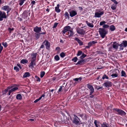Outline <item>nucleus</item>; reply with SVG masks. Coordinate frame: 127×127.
I'll use <instances>...</instances> for the list:
<instances>
[{"instance_id":"nucleus-2","label":"nucleus","mask_w":127,"mask_h":127,"mask_svg":"<svg viewBox=\"0 0 127 127\" xmlns=\"http://www.w3.org/2000/svg\"><path fill=\"white\" fill-rule=\"evenodd\" d=\"M119 46L120 47L119 48L120 50H123L124 47H126L127 46V41L126 40L123 41L121 44H119Z\"/></svg>"},{"instance_id":"nucleus-51","label":"nucleus","mask_w":127,"mask_h":127,"mask_svg":"<svg viewBox=\"0 0 127 127\" xmlns=\"http://www.w3.org/2000/svg\"><path fill=\"white\" fill-rule=\"evenodd\" d=\"M103 28H108L109 27V26L107 25H104L103 26Z\"/></svg>"},{"instance_id":"nucleus-12","label":"nucleus","mask_w":127,"mask_h":127,"mask_svg":"<svg viewBox=\"0 0 127 127\" xmlns=\"http://www.w3.org/2000/svg\"><path fill=\"white\" fill-rule=\"evenodd\" d=\"M41 27H39L37 26H36L33 29L34 31L36 33H39L41 32Z\"/></svg>"},{"instance_id":"nucleus-58","label":"nucleus","mask_w":127,"mask_h":127,"mask_svg":"<svg viewBox=\"0 0 127 127\" xmlns=\"http://www.w3.org/2000/svg\"><path fill=\"white\" fill-rule=\"evenodd\" d=\"M8 30L10 32H11V31H13V28L11 29L10 28H9Z\"/></svg>"},{"instance_id":"nucleus-47","label":"nucleus","mask_w":127,"mask_h":127,"mask_svg":"<svg viewBox=\"0 0 127 127\" xmlns=\"http://www.w3.org/2000/svg\"><path fill=\"white\" fill-rule=\"evenodd\" d=\"M106 22L104 21H102L100 23L99 25L100 26H102L103 24H105Z\"/></svg>"},{"instance_id":"nucleus-4","label":"nucleus","mask_w":127,"mask_h":127,"mask_svg":"<svg viewBox=\"0 0 127 127\" xmlns=\"http://www.w3.org/2000/svg\"><path fill=\"white\" fill-rule=\"evenodd\" d=\"M104 14L103 11H100V10H98V12H96L95 13V17L99 18L101 17V15Z\"/></svg>"},{"instance_id":"nucleus-9","label":"nucleus","mask_w":127,"mask_h":127,"mask_svg":"<svg viewBox=\"0 0 127 127\" xmlns=\"http://www.w3.org/2000/svg\"><path fill=\"white\" fill-rule=\"evenodd\" d=\"M71 28L69 26H66L64 27V30L62 31V32L63 33V35H64L66 32L67 31H69L70 30Z\"/></svg>"},{"instance_id":"nucleus-18","label":"nucleus","mask_w":127,"mask_h":127,"mask_svg":"<svg viewBox=\"0 0 127 127\" xmlns=\"http://www.w3.org/2000/svg\"><path fill=\"white\" fill-rule=\"evenodd\" d=\"M9 90L12 93L16 90V86H11L9 87Z\"/></svg>"},{"instance_id":"nucleus-15","label":"nucleus","mask_w":127,"mask_h":127,"mask_svg":"<svg viewBox=\"0 0 127 127\" xmlns=\"http://www.w3.org/2000/svg\"><path fill=\"white\" fill-rule=\"evenodd\" d=\"M2 9L3 10L7 11V13H8V12L9 11V6H8L6 5L3 6L2 7Z\"/></svg>"},{"instance_id":"nucleus-13","label":"nucleus","mask_w":127,"mask_h":127,"mask_svg":"<svg viewBox=\"0 0 127 127\" xmlns=\"http://www.w3.org/2000/svg\"><path fill=\"white\" fill-rule=\"evenodd\" d=\"M119 44L116 42H114L112 44V47L115 50H117L118 48Z\"/></svg>"},{"instance_id":"nucleus-42","label":"nucleus","mask_w":127,"mask_h":127,"mask_svg":"<svg viewBox=\"0 0 127 127\" xmlns=\"http://www.w3.org/2000/svg\"><path fill=\"white\" fill-rule=\"evenodd\" d=\"M26 0H21L19 3V4L20 6L22 5L24 3V1H25Z\"/></svg>"},{"instance_id":"nucleus-28","label":"nucleus","mask_w":127,"mask_h":127,"mask_svg":"<svg viewBox=\"0 0 127 127\" xmlns=\"http://www.w3.org/2000/svg\"><path fill=\"white\" fill-rule=\"evenodd\" d=\"M121 76L122 77H127V75L125 72L123 70H122L121 72Z\"/></svg>"},{"instance_id":"nucleus-25","label":"nucleus","mask_w":127,"mask_h":127,"mask_svg":"<svg viewBox=\"0 0 127 127\" xmlns=\"http://www.w3.org/2000/svg\"><path fill=\"white\" fill-rule=\"evenodd\" d=\"M86 23L87 25L89 27L91 28H92L94 27V25L93 24L88 22L87 21H86Z\"/></svg>"},{"instance_id":"nucleus-30","label":"nucleus","mask_w":127,"mask_h":127,"mask_svg":"<svg viewBox=\"0 0 127 127\" xmlns=\"http://www.w3.org/2000/svg\"><path fill=\"white\" fill-rule=\"evenodd\" d=\"M64 17L65 18V19H69V14L68 13L66 12L64 14Z\"/></svg>"},{"instance_id":"nucleus-29","label":"nucleus","mask_w":127,"mask_h":127,"mask_svg":"<svg viewBox=\"0 0 127 127\" xmlns=\"http://www.w3.org/2000/svg\"><path fill=\"white\" fill-rule=\"evenodd\" d=\"M117 4H113L111 5V8L113 10H115L117 6Z\"/></svg>"},{"instance_id":"nucleus-45","label":"nucleus","mask_w":127,"mask_h":127,"mask_svg":"<svg viewBox=\"0 0 127 127\" xmlns=\"http://www.w3.org/2000/svg\"><path fill=\"white\" fill-rule=\"evenodd\" d=\"M78 60V58L77 57H75L72 59V61L75 62H76Z\"/></svg>"},{"instance_id":"nucleus-46","label":"nucleus","mask_w":127,"mask_h":127,"mask_svg":"<svg viewBox=\"0 0 127 127\" xmlns=\"http://www.w3.org/2000/svg\"><path fill=\"white\" fill-rule=\"evenodd\" d=\"M35 77L36 79V80L38 82H40V78L37 75L35 76Z\"/></svg>"},{"instance_id":"nucleus-41","label":"nucleus","mask_w":127,"mask_h":127,"mask_svg":"<svg viewBox=\"0 0 127 127\" xmlns=\"http://www.w3.org/2000/svg\"><path fill=\"white\" fill-rule=\"evenodd\" d=\"M80 116L82 118H84L85 117L86 115L85 114H82L80 115Z\"/></svg>"},{"instance_id":"nucleus-32","label":"nucleus","mask_w":127,"mask_h":127,"mask_svg":"<svg viewBox=\"0 0 127 127\" xmlns=\"http://www.w3.org/2000/svg\"><path fill=\"white\" fill-rule=\"evenodd\" d=\"M94 123L96 127H98L99 126V122H98L96 120H95Z\"/></svg>"},{"instance_id":"nucleus-39","label":"nucleus","mask_w":127,"mask_h":127,"mask_svg":"<svg viewBox=\"0 0 127 127\" xmlns=\"http://www.w3.org/2000/svg\"><path fill=\"white\" fill-rule=\"evenodd\" d=\"M86 56V55L84 53H83L81 56L80 57V58L81 59H82L85 58Z\"/></svg>"},{"instance_id":"nucleus-56","label":"nucleus","mask_w":127,"mask_h":127,"mask_svg":"<svg viewBox=\"0 0 127 127\" xmlns=\"http://www.w3.org/2000/svg\"><path fill=\"white\" fill-rule=\"evenodd\" d=\"M64 87L63 86V87L61 86L60 87V88L58 90V92H60L61 91L62 89V87Z\"/></svg>"},{"instance_id":"nucleus-53","label":"nucleus","mask_w":127,"mask_h":127,"mask_svg":"<svg viewBox=\"0 0 127 127\" xmlns=\"http://www.w3.org/2000/svg\"><path fill=\"white\" fill-rule=\"evenodd\" d=\"M40 100V98H39L35 100L34 101V102L35 103H36L39 100Z\"/></svg>"},{"instance_id":"nucleus-14","label":"nucleus","mask_w":127,"mask_h":127,"mask_svg":"<svg viewBox=\"0 0 127 127\" xmlns=\"http://www.w3.org/2000/svg\"><path fill=\"white\" fill-rule=\"evenodd\" d=\"M35 61L32 60L29 66L31 68H34V65H35Z\"/></svg>"},{"instance_id":"nucleus-40","label":"nucleus","mask_w":127,"mask_h":127,"mask_svg":"<svg viewBox=\"0 0 127 127\" xmlns=\"http://www.w3.org/2000/svg\"><path fill=\"white\" fill-rule=\"evenodd\" d=\"M54 59L56 61H58L60 60V58L58 55H56L54 57Z\"/></svg>"},{"instance_id":"nucleus-17","label":"nucleus","mask_w":127,"mask_h":127,"mask_svg":"<svg viewBox=\"0 0 127 127\" xmlns=\"http://www.w3.org/2000/svg\"><path fill=\"white\" fill-rule=\"evenodd\" d=\"M74 40L77 41L80 45L81 46L83 45V42L77 37L75 38Z\"/></svg>"},{"instance_id":"nucleus-22","label":"nucleus","mask_w":127,"mask_h":127,"mask_svg":"<svg viewBox=\"0 0 127 127\" xmlns=\"http://www.w3.org/2000/svg\"><path fill=\"white\" fill-rule=\"evenodd\" d=\"M30 75V73L29 72H25L23 75L24 78H27L29 77Z\"/></svg>"},{"instance_id":"nucleus-43","label":"nucleus","mask_w":127,"mask_h":127,"mask_svg":"<svg viewBox=\"0 0 127 127\" xmlns=\"http://www.w3.org/2000/svg\"><path fill=\"white\" fill-rule=\"evenodd\" d=\"M60 56L62 58H63L65 56V54L64 52L61 53L60 54Z\"/></svg>"},{"instance_id":"nucleus-26","label":"nucleus","mask_w":127,"mask_h":127,"mask_svg":"<svg viewBox=\"0 0 127 127\" xmlns=\"http://www.w3.org/2000/svg\"><path fill=\"white\" fill-rule=\"evenodd\" d=\"M85 62V61L84 60H82L78 61L77 63L76 64L78 65L80 64L81 65L83 64V63Z\"/></svg>"},{"instance_id":"nucleus-54","label":"nucleus","mask_w":127,"mask_h":127,"mask_svg":"<svg viewBox=\"0 0 127 127\" xmlns=\"http://www.w3.org/2000/svg\"><path fill=\"white\" fill-rule=\"evenodd\" d=\"M10 88H9V87H7V88L5 89V90H4V91L6 93L8 91V90H9Z\"/></svg>"},{"instance_id":"nucleus-20","label":"nucleus","mask_w":127,"mask_h":127,"mask_svg":"<svg viewBox=\"0 0 127 127\" xmlns=\"http://www.w3.org/2000/svg\"><path fill=\"white\" fill-rule=\"evenodd\" d=\"M97 42L96 41H93L89 42L88 44V45H89L90 46H92L95 44L97 43Z\"/></svg>"},{"instance_id":"nucleus-63","label":"nucleus","mask_w":127,"mask_h":127,"mask_svg":"<svg viewBox=\"0 0 127 127\" xmlns=\"http://www.w3.org/2000/svg\"><path fill=\"white\" fill-rule=\"evenodd\" d=\"M43 44H42L40 46V48H43L44 47V45Z\"/></svg>"},{"instance_id":"nucleus-6","label":"nucleus","mask_w":127,"mask_h":127,"mask_svg":"<svg viewBox=\"0 0 127 127\" xmlns=\"http://www.w3.org/2000/svg\"><path fill=\"white\" fill-rule=\"evenodd\" d=\"M87 87L90 90V94L89 95H90L92 94L94 91V89L93 86L89 84H87Z\"/></svg>"},{"instance_id":"nucleus-36","label":"nucleus","mask_w":127,"mask_h":127,"mask_svg":"<svg viewBox=\"0 0 127 127\" xmlns=\"http://www.w3.org/2000/svg\"><path fill=\"white\" fill-rule=\"evenodd\" d=\"M102 79L103 80H104L105 79H109V77L106 74H105L102 76Z\"/></svg>"},{"instance_id":"nucleus-3","label":"nucleus","mask_w":127,"mask_h":127,"mask_svg":"<svg viewBox=\"0 0 127 127\" xmlns=\"http://www.w3.org/2000/svg\"><path fill=\"white\" fill-rule=\"evenodd\" d=\"M114 110L118 113L119 114L122 116H124L125 115L126 113L122 110L117 108L114 109Z\"/></svg>"},{"instance_id":"nucleus-33","label":"nucleus","mask_w":127,"mask_h":127,"mask_svg":"<svg viewBox=\"0 0 127 127\" xmlns=\"http://www.w3.org/2000/svg\"><path fill=\"white\" fill-rule=\"evenodd\" d=\"M28 13L26 11H25L23 14V18H25V17H27Z\"/></svg>"},{"instance_id":"nucleus-57","label":"nucleus","mask_w":127,"mask_h":127,"mask_svg":"<svg viewBox=\"0 0 127 127\" xmlns=\"http://www.w3.org/2000/svg\"><path fill=\"white\" fill-rule=\"evenodd\" d=\"M102 127H107V126L106 124H105L104 123H103V125H102Z\"/></svg>"},{"instance_id":"nucleus-50","label":"nucleus","mask_w":127,"mask_h":127,"mask_svg":"<svg viewBox=\"0 0 127 127\" xmlns=\"http://www.w3.org/2000/svg\"><path fill=\"white\" fill-rule=\"evenodd\" d=\"M58 24V23H54V25L53 27V28H56Z\"/></svg>"},{"instance_id":"nucleus-48","label":"nucleus","mask_w":127,"mask_h":127,"mask_svg":"<svg viewBox=\"0 0 127 127\" xmlns=\"http://www.w3.org/2000/svg\"><path fill=\"white\" fill-rule=\"evenodd\" d=\"M56 50L57 51L58 53H59L60 51V49L59 47H56Z\"/></svg>"},{"instance_id":"nucleus-19","label":"nucleus","mask_w":127,"mask_h":127,"mask_svg":"<svg viewBox=\"0 0 127 127\" xmlns=\"http://www.w3.org/2000/svg\"><path fill=\"white\" fill-rule=\"evenodd\" d=\"M36 56L37 53H36L32 54L31 55L32 58V60L35 61Z\"/></svg>"},{"instance_id":"nucleus-24","label":"nucleus","mask_w":127,"mask_h":127,"mask_svg":"<svg viewBox=\"0 0 127 127\" xmlns=\"http://www.w3.org/2000/svg\"><path fill=\"white\" fill-rule=\"evenodd\" d=\"M67 33V35L69 37L72 36L74 34L73 32L70 30L68 31Z\"/></svg>"},{"instance_id":"nucleus-55","label":"nucleus","mask_w":127,"mask_h":127,"mask_svg":"<svg viewBox=\"0 0 127 127\" xmlns=\"http://www.w3.org/2000/svg\"><path fill=\"white\" fill-rule=\"evenodd\" d=\"M46 32L45 31L44 32H42L40 33L39 34H46Z\"/></svg>"},{"instance_id":"nucleus-35","label":"nucleus","mask_w":127,"mask_h":127,"mask_svg":"<svg viewBox=\"0 0 127 127\" xmlns=\"http://www.w3.org/2000/svg\"><path fill=\"white\" fill-rule=\"evenodd\" d=\"M82 79V78L81 77H80L79 78H76L74 79L73 80H75V81L79 82L81 81Z\"/></svg>"},{"instance_id":"nucleus-16","label":"nucleus","mask_w":127,"mask_h":127,"mask_svg":"<svg viewBox=\"0 0 127 127\" xmlns=\"http://www.w3.org/2000/svg\"><path fill=\"white\" fill-rule=\"evenodd\" d=\"M77 32L78 33L81 35L83 34L85 32L82 29H78L77 30Z\"/></svg>"},{"instance_id":"nucleus-7","label":"nucleus","mask_w":127,"mask_h":127,"mask_svg":"<svg viewBox=\"0 0 127 127\" xmlns=\"http://www.w3.org/2000/svg\"><path fill=\"white\" fill-rule=\"evenodd\" d=\"M6 14L4 11H0V21H2L3 18H6Z\"/></svg>"},{"instance_id":"nucleus-49","label":"nucleus","mask_w":127,"mask_h":127,"mask_svg":"<svg viewBox=\"0 0 127 127\" xmlns=\"http://www.w3.org/2000/svg\"><path fill=\"white\" fill-rule=\"evenodd\" d=\"M35 37H36V38H37V39H38L40 37V34H39H39H38V33H35Z\"/></svg>"},{"instance_id":"nucleus-62","label":"nucleus","mask_w":127,"mask_h":127,"mask_svg":"<svg viewBox=\"0 0 127 127\" xmlns=\"http://www.w3.org/2000/svg\"><path fill=\"white\" fill-rule=\"evenodd\" d=\"M17 65L19 67L20 69H21L22 68V67L20 64H17Z\"/></svg>"},{"instance_id":"nucleus-52","label":"nucleus","mask_w":127,"mask_h":127,"mask_svg":"<svg viewBox=\"0 0 127 127\" xmlns=\"http://www.w3.org/2000/svg\"><path fill=\"white\" fill-rule=\"evenodd\" d=\"M3 47L1 46V43H0V53L1 52L2 50L3 49Z\"/></svg>"},{"instance_id":"nucleus-21","label":"nucleus","mask_w":127,"mask_h":127,"mask_svg":"<svg viewBox=\"0 0 127 127\" xmlns=\"http://www.w3.org/2000/svg\"><path fill=\"white\" fill-rule=\"evenodd\" d=\"M59 4H58L57 6L55 7V10L57 13L61 11V10L59 8Z\"/></svg>"},{"instance_id":"nucleus-59","label":"nucleus","mask_w":127,"mask_h":127,"mask_svg":"<svg viewBox=\"0 0 127 127\" xmlns=\"http://www.w3.org/2000/svg\"><path fill=\"white\" fill-rule=\"evenodd\" d=\"M35 2L34 1H32L31 4H32V5H34L35 4Z\"/></svg>"},{"instance_id":"nucleus-11","label":"nucleus","mask_w":127,"mask_h":127,"mask_svg":"<svg viewBox=\"0 0 127 127\" xmlns=\"http://www.w3.org/2000/svg\"><path fill=\"white\" fill-rule=\"evenodd\" d=\"M69 14L70 16L72 17L77 15V13L76 11L72 10L70 12Z\"/></svg>"},{"instance_id":"nucleus-1","label":"nucleus","mask_w":127,"mask_h":127,"mask_svg":"<svg viewBox=\"0 0 127 127\" xmlns=\"http://www.w3.org/2000/svg\"><path fill=\"white\" fill-rule=\"evenodd\" d=\"M98 32L102 38H104L107 33L106 31L103 28H100L98 29Z\"/></svg>"},{"instance_id":"nucleus-64","label":"nucleus","mask_w":127,"mask_h":127,"mask_svg":"<svg viewBox=\"0 0 127 127\" xmlns=\"http://www.w3.org/2000/svg\"><path fill=\"white\" fill-rule=\"evenodd\" d=\"M90 95V97L91 98H93L94 96V95H92V94H91V95Z\"/></svg>"},{"instance_id":"nucleus-60","label":"nucleus","mask_w":127,"mask_h":127,"mask_svg":"<svg viewBox=\"0 0 127 127\" xmlns=\"http://www.w3.org/2000/svg\"><path fill=\"white\" fill-rule=\"evenodd\" d=\"M45 96V95L43 94L40 97H39V98H40V99H41L42 97H44Z\"/></svg>"},{"instance_id":"nucleus-61","label":"nucleus","mask_w":127,"mask_h":127,"mask_svg":"<svg viewBox=\"0 0 127 127\" xmlns=\"http://www.w3.org/2000/svg\"><path fill=\"white\" fill-rule=\"evenodd\" d=\"M91 46H90L89 45H88V46H86L85 48L86 49L89 48Z\"/></svg>"},{"instance_id":"nucleus-34","label":"nucleus","mask_w":127,"mask_h":127,"mask_svg":"<svg viewBox=\"0 0 127 127\" xmlns=\"http://www.w3.org/2000/svg\"><path fill=\"white\" fill-rule=\"evenodd\" d=\"M110 30L112 31H113L115 29V27L113 25H111L110 27Z\"/></svg>"},{"instance_id":"nucleus-10","label":"nucleus","mask_w":127,"mask_h":127,"mask_svg":"<svg viewBox=\"0 0 127 127\" xmlns=\"http://www.w3.org/2000/svg\"><path fill=\"white\" fill-rule=\"evenodd\" d=\"M43 44H44L46 46V48L47 49H48L50 47V43L47 40H44L43 42Z\"/></svg>"},{"instance_id":"nucleus-27","label":"nucleus","mask_w":127,"mask_h":127,"mask_svg":"<svg viewBox=\"0 0 127 127\" xmlns=\"http://www.w3.org/2000/svg\"><path fill=\"white\" fill-rule=\"evenodd\" d=\"M22 98V95L20 94H17L16 95V99L20 100H21Z\"/></svg>"},{"instance_id":"nucleus-31","label":"nucleus","mask_w":127,"mask_h":127,"mask_svg":"<svg viewBox=\"0 0 127 127\" xmlns=\"http://www.w3.org/2000/svg\"><path fill=\"white\" fill-rule=\"evenodd\" d=\"M111 76L113 78L116 77H118V74L117 72H115V73L112 74L111 75Z\"/></svg>"},{"instance_id":"nucleus-37","label":"nucleus","mask_w":127,"mask_h":127,"mask_svg":"<svg viewBox=\"0 0 127 127\" xmlns=\"http://www.w3.org/2000/svg\"><path fill=\"white\" fill-rule=\"evenodd\" d=\"M45 73L44 71H42L40 73V76L41 78H42L44 75Z\"/></svg>"},{"instance_id":"nucleus-44","label":"nucleus","mask_w":127,"mask_h":127,"mask_svg":"<svg viewBox=\"0 0 127 127\" xmlns=\"http://www.w3.org/2000/svg\"><path fill=\"white\" fill-rule=\"evenodd\" d=\"M2 44L5 48L6 47L8 46L6 42H3L2 43Z\"/></svg>"},{"instance_id":"nucleus-8","label":"nucleus","mask_w":127,"mask_h":127,"mask_svg":"<svg viewBox=\"0 0 127 127\" xmlns=\"http://www.w3.org/2000/svg\"><path fill=\"white\" fill-rule=\"evenodd\" d=\"M112 85V83L111 82L107 81L103 84L102 85L106 87H111Z\"/></svg>"},{"instance_id":"nucleus-23","label":"nucleus","mask_w":127,"mask_h":127,"mask_svg":"<svg viewBox=\"0 0 127 127\" xmlns=\"http://www.w3.org/2000/svg\"><path fill=\"white\" fill-rule=\"evenodd\" d=\"M21 63L23 64L27 63L28 62V60L26 59H23L20 61Z\"/></svg>"},{"instance_id":"nucleus-38","label":"nucleus","mask_w":127,"mask_h":127,"mask_svg":"<svg viewBox=\"0 0 127 127\" xmlns=\"http://www.w3.org/2000/svg\"><path fill=\"white\" fill-rule=\"evenodd\" d=\"M82 52L81 51L79 50L78 52L77 53V56H79L81 55H82Z\"/></svg>"},{"instance_id":"nucleus-5","label":"nucleus","mask_w":127,"mask_h":127,"mask_svg":"<svg viewBox=\"0 0 127 127\" xmlns=\"http://www.w3.org/2000/svg\"><path fill=\"white\" fill-rule=\"evenodd\" d=\"M74 118L72 121L76 125H78L80 124V119L78 117L75 115H74Z\"/></svg>"}]
</instances>
